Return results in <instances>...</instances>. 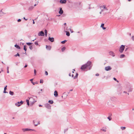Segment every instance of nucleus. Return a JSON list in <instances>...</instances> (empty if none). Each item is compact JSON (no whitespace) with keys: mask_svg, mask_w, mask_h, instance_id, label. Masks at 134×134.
I'll use <instances>...</instances> for the list:
<instances>
[{"mask_svg":"<svg viewBox=\"0 0 134 134\" xmlns=\"http://www.w3.org/2000/svg\"><path fill=\"white\" fill-rule=\"evenodd\" d=\"M63 12V10H62V8H60L59 11V14H62Z\"/></svg>","mask_w":134,"mask_h":134,"instance_id":"nucleus-13","label":"nucleus"},{"mask_svg":"<svg viewBox=\"0 0 134 134\" xmlns=\"http://www.w3.org/2000/svg\"><path fill=\"white\" fill-rule=\"evenodd\" d=\"M65 32L66 33V35L67 36H70V34L69 32L66 31H65Z\"/></svg>","mask_w":134,"mask_h":134,"instance_id":"nucleus-19","label":"nucleus"},{"mask_svg":"<svg viewBox=\"0 0 134 134\" xmlns=\"http://www.w3.org/2000/svg\"><path fill=\"white\" fill-rule=\"evenodd\" d=\"M65 49V47H63L62 48V52H63L64 51V50Z\"/></svg>","mask_w":134,"mask_h":134,"instance_id":"nucleus-32","label":"nucleus"},{"mask_svg":"<svg viewBox=\"0 0 134 134\" xmlns=\"http://www.w3.org/2000/svg\"><path fill=\"white\" fill-rule=\"evenodd\" d=\"M118 90L119 91H121V90L122 89V88L121 86H119L118 88Z\"/></svg>","mask_w":134,"mask_h":134,"instance_id":"nucleus-15","label":"nucleus"},{"mask_svg":"<svg viewBox=\"0 0 134 134\" xmlns=\"http://www.w3.org/2000/svg\"><path fill=\"white\" fill-rule=\"evenodd\" d=\"M92 67L91 62L88 61L85 64L82 65L81 66L80 69L84 70L87 68L88 67V69L90 70L91 69Z\"/></svg>","mask_w":134,"mask_h":134,"instance_id":"nucleus-1","label":"nucleus"},{"mask_svg":"<svg viewBox=\"0 0 134 134\" xmlns=\"http://www.w3.org/2000/svg\"><path fill=\"white\" fill-rule=\"evenodd\" d=\"M132 38L133 41H134V36H133L132 37Z\"/></svg>","mask_w":134,"mask_h":134,"instance_id":"nucleus-50","label":"nucleus"},{"mask_svg":"<svg viewBox=\"0 0 134 134\" xmlns=\"http://www.w3.org/2000/svg\"><path fill=\"white\" fill-rule=\"evenodd\" d=\"M69 30L71 32V33H72L73 32V31L71 30V29L70 28L69 29Z\"/></svg>","mask_w":134,"mask_h":134,"instance_id":"nucleus-42","label":"nucleus"},{"mask_svg":"<svg viewBox=\"0 0 134 134\" xmlns=\"http://www.w3.org/2000/svg\"><path fill=\"white\" fill-rule=\"evenodd\" d=\"M34 74H35V75L36 74V70H35V69L34 70Z\"/></svg>","mask_w":134,"mask_h":134,"instance_id":"nucleus-47","label":"nucleus"},{"mask_svg":"<svg viewBox=\"0 0 134 134\" xmlns=\"http://www.w3.org/2000/svg\"><path fill=\"white\" fill-rule=\"evenodd\" d=\"M9 67L7 66V72L8 73H9Z\"/></svg>","mask_w":134,"mask_h":134,"instance_id":"nucleus-35","label":"nucleus"},{"mask_svg":"<svg viewBox=\"0 0 134 134\" xmlns=\"http://www.w3.org/2000/svg\"><path fill=\"white\" fill-rule=\"evenodd\" d=\"M104 24H101V27H102V28L104 29V30L105 29H106V28L103 27L104 26Z\"/></svg>","mask_w":134,"mask_h":134,"instance_id":"nucleus-17","label":"nucleus"},{"mask_svg":"<svg viewBox=\"0 0 134 134\" xmlns=\"http://www.w3.org/2000/svg\"><path fill=\"white\" fill-rule=\"evenodd\" d=\"M33 23L34 24H35V22L34 21V20H33Z\"/></svg>","mask_w":134,"mask_h":134,"instance_id":"nucleus-53","label":"nucleus"},{"mask_svg":"<svg viewBox=\"0 0 134 134\" xmlns=\"http://www.w3.org/2000/svg\"><path fill=\"white\" fill-rule=\"evenodd\" d=\"M99 74H96V76H99Z\"/></svg>","mask_w":134,"mask_h":134,"instance_id":"nucleus-51","label":"nucleus"},{"mask_svg":"<svg viewBox=\"0 0 134 134\" xmlns=\"http://www.w3.org/2000/svg\"><path fill=\"white\" fill-rule=\"evenodd\" d=\"M125 48V46L123 45H121L119 49V51L120 53H122Z\"/></svg>","mask_w":134,"mask_h":134,"instance_id":"nucleus-3","label":"nucleus"},{"mask_svg":"<svg viewBox=\"0 0 134 134\" xmlns=\"http://www.w3.org/2000/svg\"><path fill=\"white\" fill-rule=\"evenodd\" d=\"M46 49L48 50H50L51 48V47L50 46H47L46 45Z\"/></svg>","mask_w":134,"mask_h":134,"instance_id":"nucleus-12","label":"nucleus"},{"mask_svg":"<svg viewBox=\"0 0 134 134\" xmlns=\"http://www.w3.org/2000/svg\"><path fill=\"white\" fill-rule=\"evenodd\" d=\"M132 91V88H131L130 90V92H131Z\"/></svg>","mask_w":134,"mask_h":134,"instance_id":"nucleus-56","label":"nucleus"},{"mask_svg":"<svg viewBox=\"0 0 134 134\" xmlns=\"http://www.w3.org/2000/svg\"><path fill=\"white\" fill-rule=\"evenodd\" d=\"M45 74L46 75H48V73L47 71H45Z\"/></svg>","mask_w":134,"mask_h":134,"instance_id":"nucleus-45","label":"nucleus"},{"mask_svg":"<svg viewBox=\"0 0 134 134\" xmlns=\"http://www.w3.org/2000/svg\"><path fill=\"white\" fill-rule=\"evenodd\" d=\"M22 130L23 132H25L27 131H34V130L32 129H28V128H26V129H22Z\"/></svg>","mask_w":134,"mask_h":134,"instance_id":"nucleus-5","label":"nucleus"},{"mask_svg":"<svg viewBox=\"0 0 134 134\" xmlns=\"http://www.w3.org/2000/svg\"><path fill=\"white\" fill-rule=\"evenodd\" d=\"M66 0H60V1L59 2L60 3L62 4H65L66 2Z\"/></svg>","mask_w":134,"mask_h":134,"instance_id":"nucleus-10","label":"nucleus"},{"mask_svg":"<svg viewBox=\"0 0 134 134\" xmlns=\"http://www.w3.org/2000/svg\"><path fill=\"white\" fill-rule=\"evenodd\" d=\"M100 9L102 10V12H104L105 10H108V9L106 7V6L105 5H104L100 6L99 7Z\"/></svg>","mask_w":134,"mask_h":134,"instance_id":"nucleus-2","label":"nucleus"},{"mask_svg":"<svg viewBox=\"0 0 134 134\" xmlns=\"http://www.w3.org/2000/svg\"><path fill=\"white\" fill-rule=\"evenodd\" d=\"M39 107H42V105H39Z\"/></svg>","mask_w":134,"mask_h":134,"instance_id":"nucleus-58","label":"nucleus"},{"mask_svg":"<svg viewBox=\"0 0 134 134\" xmlns=\"http://www.w3.org/2000/svg\"><path fill=\"white\" fill-rule=\"evenodd\" d=\"M54 92H57V91L55 90Z\"/></svg>","mask_w":134,"mask_h":134,"instance_id":"nucleus-62","label":"nucleus"},{"mask_svg":"<svg viewBox=\"0 0 134 134\" xmlns=\"http://www.w3.org/2000/svg\"><path fill=\"white\" fill-rule=\"evenodd\" d=\"M71 76L72 77H73V76H74V75L73 74H72V75H71Z\"/></svg>","mask_w":134,"mask_h":134,"instance_id":"nucleus-59","label":"nucleus"},{"mask_svg":"<svg viewBox=\"0 0 134 134\" xmlns=\"http://www.w3.org/2000/svg\"><path fill=\"white\" fill-rule=\"evenodd\" d=\"M48 39L52 42H53L54 41V38L53 37H49Z\"/></svg>","mask_w":134,"mask_h":134,"instance_id":"nucleus-11","label":"nucleus"},{"mask_svg":"<svg viewBox=\"0 0 134 134\" xmlns=\"http://www.w3.org/2000/svg\"><path fill=\"white\" fill-rule=\"evenodd\" d=\"M107 118H108V119H109V121H110L111 119V118H109V117H108Z\"/></svg>","mask_w":134,"mask_h":134,"instance_id":"nucleus-46","label":"nucleus"},{"mask_svg":"<svg viewBox=\"0 0 134 134\" xmlns=\"http://www.w3.org/2000/svg\"><path fill=\"white\" fill-rule=\"evenodd\" d=\"M59 0H54V2L55 3H58L59 2Z\"/></svg>","mask_w":134,"mask_h":134,"instance_id":"nucleus-33","label":"nucleus"},{"mask_svg":"<svg viewBox=\"0 0 134 134\" xmlns=\"http://www.w3.org/2000/svg\"><path fill=\"white\" fill-rule=\"evenodd\" d=\"M101 130L102 131H104V132H106V129H101Z\"/></svg>","mask_w":134,"mask_h":134,"instance_id":"nucleus-37","label":"nucleus"},{"mask_svg":"<svg viewBox=\"0 0 134 134\" xmlns=\"http://www.w3.org/2000/svg\"><path fill=\"white\" fill-rule=\"evenodd\" d=\"M48 102L51 104H52L53 103V101L52 100H49Z\"/></svg>","mask_w":134,"mask_h":134,"instance_id":"nucleus-21","label":"nucleus"},{"mask_svg":"<svg viewBox=\"0 0 134 134\" xmlns=\"http://www.w3.org/2000/svg\"><path fill=\"white\" fill-rule=\"evenodd\" d=\"M35 83V84H37L38 83L37 82H34Z\"/></svg>","mask_w":134,"mask_h":134,"instance_id":"nucleus-60","label":"nucleus"},{"mask_svg":"<svg viewBox=\"0 0 134 134\" xmlns=\"http://www.w3.org/2000/svg\"><path fill=\"white\" fill-rule=\"evenodd\" d=\"M33 122H34V124L35 126H37L38 124H40V122L39 121L38 122V123L37 124H35L34 121H33Z\"/></svg>","mask_w":134,"mask_h":134,"instance_id":"nucleus-26","label":"nucleus"},{"mask_svg":"<svg viewBox=\"0 0 134 134\" xmlns=\"http://www.w3.org/2000/svg\"><path fill=\"white\" fill-rule=\"evenodd\" d=\"M9 94L11 95H13L14 94V93H9Z\"/></svg>","mask_w":134,"mask_h":134,"instance_id":"nucleus-44","label":"nucleus"},{"mask_svg":"<svg viewBox=\"0 0 134 134\" xmlns=\"http://www.w3.org/2000/svg\"><path fill=\"white\" fill-rule=\"evenodd\" d=\"M7 86H6L4 87V91L3 92H7L6 91V90L7 88Z\"/></svg>","mask_w":134,"mask_h":134,"instance_id":"nucleus-24","label":"nucleus"},{"mask_svg":"<svg viewBox=\"0 0 134 134\" xmlns=\"http://www.w3.org/2000/svg\"><path fill=\"white\" fill-rule=\"evenodd\" d=\"M20 104L19 102H18V103H16L15 104V105L16 106L19 107L21 105V104Z\"/></svg>","mask_w":134,"mask_h":134,"instance_id":"nucleus-18","label":"nucleus"},{"mask_svg":"<svg viewBox=\"0 0 134 134\" xmlns=\"http://www.w3.org/2000/svg\"><path fill=\"white\" fill-rule=\"evenodd\" d=\"M102 12V10H101V11L99 13L100 14H101V13H102V12Z\"/></svg>","mask_w":134,"mask_h":134,"instance_id":"nucleus-57","label":"nucleus"},{"mask_svg":"<svg viewBox=\"0 0 134 134\" xmlns=\"http://www.w3.org/2000/svg\"><path fill=\"white\" fill-rule=\"evenodd\" d=\"M45 35L46 36H47V31L46 30H45L44 31Z\"/></svg>","mask_w":134,"mask_h":134,"instance_id":"nucleus-28","label":"nucleus"},{"mask_svg":"<svg viewBox=\"0 0 134 134\" xmlns=\"http://www.w3.org/2000/svg\"><path fill=\"white\" fill-rule=\"evenodd\" d=\"M78 74L77 73H76L75 76L74 77V79H76V78H77L78 77Z\"/></svg>","mask_w":134,"mask_h":134,"instance_id":"nucleus-22","label":"nucleus"},{"mask_svg":"<svg viewBox=\"0 0 134 134\" xmlns=\"http://www.w3.org/2000/svg\"><path fill=\"white\" fill-rule=\"evenodd\" d=\"M35 44L36 45H38V43L37 42H35Z\"/></svg>","mask_w":134,"mask_h":134,"instance_id":"nucleus-43","label":"nucleus"},{"mask_svg":"<svg viewBox=\"0 0 134 134\" xmlns=\"http://www.w3.org/2000/svg\"><path fill=\"white\" fill-rule=\"evenodd\" d=\"M66 41H67L66 40H65L64 41H62L61 42V43L62 44H64L65 43V42H66Z\"/></svg>","mask_w":134,"mask_h":134,"instance_id":"nucleus-29","label":"nucleus"},{"mask_svg":"<svg viewBox=\"0 0 134 134\" xmlns=\"http://www.w3.org/2000/svg\"><path fill=\"white\" fill-rule=\"evenodd\" d=\"M69 93H64L62 96V98L63 97L64 98H66Z\"/></svg>","mask_w":134,"mask_h":134,"instance_id":"nucleus-6","label":"nucleus"},{"mask_svg":"<svg viewBox=\"0 0 134 134\" xmlns=\"http://www.w3.org/2000/svg\"><path fill=\"white\" fill-rule=\"evenodd\" d=\"M14 46L18 49H20V47L19 45H17L16 44Z\"/></svg>","mask_w":134,"mask_h":134,"instance_id":"nucleus-14","label":"nucleus"},{"mask_svg":"<svg viewBox=\"0 0 134 134\" xmlns=\"http://www.w3.org/2000/svg\"><path fill=\"white\" fill-rule=\"evenodd\" d=\"M19 103L20 104L21 103V104H22L23 103V102L22 101H21L20 102H19Z\"/></svg>","mask_w":134,"mask_h":134,"instance_id":"nucleus-48","label":"nucleus"},{"mask_svg":"<svg viewBox=\"0 0 134 134\" xmlns=\"http://www.w3.org/2000/svg\"><path fill=\"white\" fill-rule=\"evenodd\" d=\"M26 101L27 103V104L29 106V101L28 99H26Z\"/></svg>","mask_w":134,"mask_h":134,"instance_id":"nucleus-27","label":"nucleus"},{"mask_svg":"<svg viewBox=\"0 0 134 134\" xmlns=\"http://www.w3.org/2000/svg\"><path fill=\"white\" fill-rule=\"evenodd\" d=\"M33 79H31V80H30V81H31V83L33 85H35V83L33 81Z\"/></svg>","mask_w":134,"mask_h":134,"instance_id":"nucleus-30","label":"nucleus"},{"mask_svg":"<svg viewBox=\"0 0 134 134\" xmlns=\"http://www.w3.org/2000/svg\"><path fill=\"white\" fill-rule=\"evenodd\" d=\"M29 48L31 50L33 48H32V46H30L29 47Z\"/></svg>","mask_w":134,"mask_h":134,"instance_id":"nucleus-38","label":"nucleus"},{"mask_svg":"<svg viewBox=\"0 0 134 134\" xmlns=\"http://www.w3.org/2000/svg\"><path fill=\"white\" fill-rule=\"evenodd\" d=\"M69 76H71V74L70 73L69 74Z\"/></svg>","mask_w":134,"mask_h":134,"instance_id":"nucleus-61","label":"nucleus"},{"mask_svg":"<svg viewBox=\"0 0 134 134\" xmlns=\"http://www.w3.org/2000/svg\"><path fill=\"white\" fill-rule=\"evenodd\" d=\"M54 95L55 97H57L58 96V93H54Z\"/></svg>","mask_w":134,"mask_h":134,"instance_id":"nucleus-23","label":"nucleus"},{"mask_svg":"<svg viewBox=\"0 0 134 134\" xmlns=\"http://www.w3.org/2000/svg\"><path fill=\"white\" fill-rule=\"evenodd\" d=\"M21 19H19L18 20V22H20L21 21Z\"/></svg>","mask_w":134,"mask_h":134,"instance_id":"nucleus-49","label":"nucleus"},{"mask_svg":"<svg viewBox=\"0 0 134 134\" xmlns=\"http://www.w3.org/2000/svg\"><path fill=\"white\" fill-rule=\"evenodd\" d=\"M14 56L15 57H17V56H20V55L18 53H17V54H16Z\"/></svg>","mask_w":134,"mask_h":134,"instance_id":"nucleus-36","label":"nucleus"},{"mask_svg":"<svg viewBox=\"0 0 134 134\" xmlns=\"http://www.w3.org/2000/svg\"><path fill=\"white\" fill-rule=\"evenodd\" d=\"M26 44L29 46H30L32 44V43L30 42H27L26 43Z\"/></svg>","mask_w":134,"mask_h":134,"instance_id":"nucleus-34","label":"nucleus"},{"mask_svg":"<svg viewBox=\"0 0 134 134\" xmlns=\"http://www.w3.org/2000/svg\"><path fill=\"white\" fill-rule=\"evenodd\" d=\"M36 5V4H35L34 5V6H35Z\"/></svg>","mask_w":134,"mask_h":134,"instance_id":"nucleus-63","label":"nucleus"},{"mask_svg":"<svg viewBox=\"0 0 134 134\" xmlns=\"http://www.w3.org/2000/svg\"><path fill=\"white\" fill-rule=\"evenodd\" d=\"M73 71H75V69H73Z\"/></svg>","mask_w":134,"mask_h":134,"instance_id":"nucleus-64","label":"nucleus"},{"mask_svg":"<svg viewBox=\"0 0 134 134\" xmlns=\"http://www.w3.org/2000/svg\"><path fill=\"white\" fill-rule=\"evenodd\" d=\"M40 82L41 83H43V80L42 79H41L40 80Z\"/></svg>","mask_w":134,"mask_h":134,"instance_id":"nucleus-39","label":"nucleus"},{"mask_svg":"<svg viewBox=\"0 0 134 134\" xmlns=\"http://www.w3.org/2000/svg\"><path fill=\"white\" fill-rule=\"evenodd\" d=\"M109 54L110 55L114 57L115 56L114 53L112 51H110L109 52Z\"/></svg>","mask_w":134,"mask_h":134,"instance_id":"nucleus-9","label":"nucleus"},{"mask_svg":"<svg viewBox=\"0 0 134 134\" xmlns=\"http://www.w3.org/2000/svg\"><path fill=\"white\" fill-rule=\"evenodd\" d=\"M24 49L25 51V52L26 51L27 49L25 45H24Z\"/></svg>","mask_w":134,"mask_h":134,"instance_id":"nucleus-25","label":"nucleus"},{"mask_svg":"<svg viewBox=\"0 0 134 134\" xmlns=\"http://www.w3.org/2000/svg\"><path fill=\"white\" fill-rule=\"evenodd\" d=\"M45 107L48 109H50L51 108V105L48 103H46L45 104Z\"/></svg>","mask_w":134,"mask_h":134,"instance_id":"nucleus-7","label":"nucleus"},{"mask_svg":"<svg viewBox=\"0 0 134 134\" xmlns=\"http://www.w3.org/2000/svg\"><path fill=\"white\" fill-rule=\"evenodd\" d=\"M68 129H65L64 130V133H65V132L66 131H68Z\"/></svg>","mask_w":134,"mask_h":134,"instance_id":"nucleus-41","label":"nucleus"},{"mask_svg":"<svg viewBox=\"0 0 134 134\" xmlns=\"http://www.w3.org/2000/svg\"><path fill=\"white\" fill-rule=\"evenodd\" d=\"M24 19L25 20H27V19H26L25 17H24Z\"/></svg>","mask_w":134,"mask_h":134,"instance_id":"nucleus-52","label":"nucleus"},{"mask_svg":"<svg viewBox=\"0 0 134 134\" xmlns=\"http://www.w3.org/2000/svg\"><path fill=\"white\" fill-rule=\"evenodd\" d=\"M44 32L42 31H41L39 32L38 34V35L39 36H44Z\"/></svg>","mask_w":134,"mask_h":134,"instance_id":"nucleus-8","label":"nucleus"},{"mask_svg":"<svg viewBox=\"0 0 134 134\" xmlns=\"http://www.w3.org/2000/svg\"><path fill=\"white\" fill-rule=\"evenodd\" d=\"M121 129L122 130H123L125 129L126 127H121Z\"/></svg>","mask_w":134,"mask_h":134,"instance_id":"nucleus-31","label":"nucleus"},{"mask_svg":"<svg viewBox=\"0 0 134 134\" xmlns=\"http://www.w3.org/2000/svg\"><path fill=\"white\" fill-rule=\"evenodd\" d=\"M113 79H114V80H115V81H116V82H118V81L116 80V78H115V77L113 78Z\"/></svg>","mask_w":134,"mask_h":134,"instance_id":"nucleus-40","label":"nucleus"},{"mask_svg":"<svg viewBox=\"0 0 134 134\" xmlns=\"http://www.w3.org/2000/svg\"><path fill=\"white\" fill-rule=\"evenodd\" d=\"M125 57V55L124 54H122L120 56V58H124Z\"/></svg>","mask_w":134,"mask_h":134,"instance_id":"nucleus-20","label":"nucleus"},{"mask_svg":"<svg viewBox=\"0 0 134 134\" xmlns=\"http://www.w3.org/2000/svg\"><path fill=\"white\" fill-rule=\"evenodd\" d=\"M73 91V90L72 89H71V90H70L69 91Z\"/></svg>","mask_w":134,"mask_h":134,"instance_id":"nucleus-55","label":"nucleus"},{"mask_svg":"<svg viewBox=\"0 0 134 134\" xmlns=\"http://www.w3.org/2000/svg\"><path fill=\"white\" fill-rule=\"evenodd\" d=\"M111 68L110 66H106L105 68V70L106 71H108L111 70Z\"/></svg>","mask_w":134,"mask_h":134,"instance_id":"nucleus-4","label":"nucleus"},{"mask_svg":"<svg viewBox=\"0 0 134 134\" xmlns=\"http://www.w3.org/2000/svg\"><path fill=\"white\" fill-rule=\"evenodd\" d=\"M27 66V65H26H26L25 66H24V68H26V67Z\"/></svg>","mask_w":134,"mask_h":134,"instance_id":"nucleus-54","label":"nucleus"},{"mask_svg":"<svg viewBox=\"0 0 134 134\" xmlns=\"http://www.w3.org/2000/svg\"><path fill=\"white\" fill-rule=\"evenodd\" d=\"M34 8V7L33 6H30V7L28 9V10H32Z\"/></svg>","mask_w":134,"mask_h":134,"instance_id":"nucleus-16","label":"nucleus"}]
</instances>
